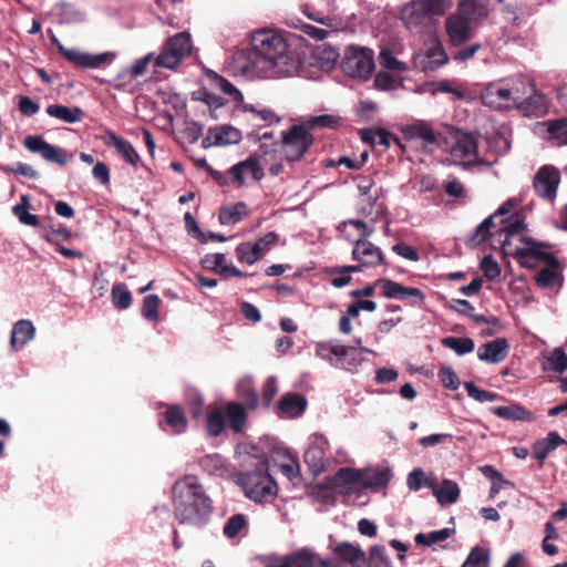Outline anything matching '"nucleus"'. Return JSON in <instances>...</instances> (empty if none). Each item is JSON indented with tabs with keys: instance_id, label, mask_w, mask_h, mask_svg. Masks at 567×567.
<instances>
[{
	"instance_id": "c756f323",
	"label": "nucleus",
	"mask_w": 567,
	"mask_h": 567,
	"mask_svg": "<svg viewBox=\"0 0 567 567\" xmlns=\"http://www.w3.org/2000/svg\"><path fill=\"white\" fill-rule=\"evenodd\" d=\"M35 328L30 320L21 319L13 324L10 344L13 350H21L28 342L33 340Z\"/></svg>"
},
{
	"instance_id": "0eeeda50",
	"label": "nucleus",
	"mask_w": 567,
	"mask_h": 567,
	"mask_svg": "<svg viewBox=\"0 0 567 567\" xmlns=\"http://www.w3.org/2000/svg\"><path fill=\"white\" fill-rule=\"evenodd\" d=\"M374 54L371 49L349 45L341 60L342 72L350 78L368 80L374 70Z\"/></svg>"
},
{
	"instance_id": "052dcab7",
	"label": "nucleus",
	"mask_w": 567,
	"mask_h": 567,
	"mask_svg": "<svg viewBox=\"0 0 567 567\" xmlns=\"http://www.w3.org/2000/svg\"><path fill=\"white\" fill-rule=\"evenodd\" d=\"M379 62L382 68L388 69V70L400 71V72H403L406 70V65L403 62L399 61L396 58H394L392 55L391 52L385 51V50L380 52Z\"/></svg>"
},
{
	"instance_id": "f704fd0d",
	"label": "nucleus",
	"mask_w": 567,
	"mask_h": 567,
	"mask_svg": "<svg viewBox=\"0 0 567 567\" xmlns=\"http://www.w3.org/2000/svg\"><path fill=\"white\" fill-rule=\"evenodd\" d=\"M432 27L453 7L452 0H419Z\"/></svg>"
},
{
	"instance_id": "603ef678",
	"label": "nucleus",
	"mask_w": 567,
	"mask_h": 567,
	"mask_svg": "<svg viewBox=\"0 0 567 567\" xmlns=\"http://www.w3.org/2000/svg\"><path fill=\"white\" fill-rule=\"evenodd\" d=\"M368 567H391V560L386 555L385 548L381 545H374L370 548Z\"/></svg>"
},
{
	"instance_id": "6ab92c4d",
	"label": "nucleus",
	"mask_w": 567,
	"mask_h": 567,
	"mask_svg": "<svg viewBox=\"0 0 567 567\" xmlns=\"http://www.w3.org/2000/svg\"><path fill=\"white\" fill-rule=\"evenodd\" d=\"M447 62V54L443 45L434 41L424 52L414 55V64L422 71H434Z\"/></svg>"
},
{
	"instance_id": "aec40b11",
	"label": "nucleus",
	"mask_w": 567,
	"mask_h": 567,
	"mask_svg": "<svg viewBox=\"0 0 567 567\" xmlns=\"http://www.w3.org/2000/svg\"><path fill=\"white\" fill-rule=\"evenodd\" d=\"M445 30L450 42L454 47H460L473 37L471 22L460 16L457 12L451 14L445 21Z\"/></svg>"
},
{
	"instance_id": "c9c22d12",
	"label": "nucleus",
	"mask_w": 567,
	"mask_h": 567,
	"mask_svg": "<svg viewBox=\"0 0 567 567\" xmlns=\"http://www.w3.org/2000/svg\"><path fill=\"white\" fill-rule=\"evenodd\" d=\"M249 215L247 205L244 202H238L231 206L220 208L219 221L221 225L231 226L238 224Z\"/></svg>"
},
{
	"instance_id": "c03bdc74",
	"label": "nucleus",
	"mask_w": 567,
	"mask_h": 567,
	"mask_svg": "<svg viewBox=\"0 0 567 567\" xmlns=\"http://www.w3.org/2000/svg\"><path fill=\"white\" fill-rule=\"evenodd\" d=\"M546 362L544 363L545 370H551L558 373L567 369V355L561 348H555L545 354Z\"/></svg>"
},
{
	"instance_id": "423d86ee",
	"label": "nucleus",
	"mask_w": 567,
	"mask_h": 567,
	"mask_svg": "<svg viewBox=\"0 0 567 567\" xmlns=\"http://www.w3.org/2000/svg\"><path fill=\"white\" fill-rule=\"evenodd\" d=\"M477 142L470 133L456 131L445 141L447 161L454 165L470 166L480 162Z\"/></svg>"
},
{
	"instance_id": "69168bd1",
	"label": "nucleus",
	"mask_w": 567,
	"mask_h": 567,
	"mask_svg": "<svg viewBox=\"0 0 567 567\" xmlns=\"http://www.w3.org/2000/svg\"><path fill=\"white\" fill-rule=\"evenodd\" d=\"M439 377L443 385L447 389L456 390L460 385V380L451 368H441L439 371Z\"/></svg>"
},
{
	"instance_id": "7ed1b4c3",
	"label": "nucleus",
	"mask_w": 567,
	"mask_h": 567,
	"mask_svg": "<svg viewBox=\"0 0 567 567\" xmlns=\"http://www.w3.org/2000/svg\"><path fill=\"white\" fill-rule=\"evenodd\" d=\"M174 515L182 525L204 526L212 513L213 502L196 477L186 476L173 486Z\"/></svg>"
},
{
	"instance_id": "e2e57ef3",
	"label": "nucleus",
	"mask_w": 567,
	"mask_h": 567,
	"mask_svg": "<svg viewBox=\"0 0 567 567\" xmlns=\"http://www.w3.org/2000/svg\"><path fill=\"white\" fill-rule=\"evenodd\" d=\"M302 31L308 37L316 39L318 41H322L324 39H330V38H336L334 31L319 28V27H316L312 24H302Z\"/></svg>"
},
{
	"instance_id": "09e8293b",
	"label": "nucleus",
	"mask_w": 567,
	"mask_h": 567,
	"mask_svg": "<svg viewBox=\"0 0 567 567\" xmlns=\"http://www.w3.org/2000/svg\"><path fill=\"white\" fill-rule=\"evenodd\" d=\"M225 414L220 409H215L208 413L206 429L209 435L218 436L225 430Z\"/></svg>"
},
{
	"instance_id": "a19ab883",
	"label": "nucleus",
	"mask_w": 567,
	"mask_h": 567,
	"mask_svg": "<svg viewBox=\"0 0 567 567\" xmlns=\"http://www.w3.org/2000/svg\"><path fill=\"white\" fill-rule=\"evenodd\" d=\"M390 481L386 470L361 471V488H378L385 486Z\"/></svg>"
},
{
	"instance_id": "680f3d73",
	"label": "nucleus",
	"mask_w": 567,
	"mask_h": 567,
	"mask_svg": "<svg viewBox=\"0 0 567 567\" xmlns=\"http://www.w3.org/2000/svg\"><path fill=\"white\" fill-rule=\"evenodd\" d=\"M204 268L218 272H221V268L226 265V256L224 254H209L202 259Z\"/></svg>"
},
{
	"instance_id": "37998d69",
	"label": "nucleus",
	"mask_w": 567,
	"mask_h": 567,
	"mask_svg": "<svg viewBox=\"0 0 567 567\" xmlns=\"http://www.w3.org/2000/svg\"><path fill=\"white\" fill-rule=\"evenodd\" d=\"M455 533L454 528H442L439 530H433L431 533L424 534L419 533L415 535L414 540L417 545L422 546H432L434 544L441 543L449 537H451Z\"/></svg>"
},
{
	"instance_id": "bb28decb",
	"label": "nucleus",
	"mask_w": 567,
	"mask_h": 567,
	"mask_svg": "<svg viewBox=\"0 0 567 567\" xmlns=\"http://www.w3.org/2000/svg\"><path fill=\"white\" fill-rule=\"evenodd\" d=\"M332 484L342 494H350L361 489V471L355 468H340L333 476Z\"/></svg>"
},
{
	"instance_id": "412c9836",
	"label": "nucleus",
	"mask_w": 567,
	"mask_h": 567,
	"mask_svg": "<svg viewBox=\"0 0 567 567\" xmlns=\"http://www.w3.org/2000/svg\"><path fill=\"white\" fill-rule=\"evenodd\" d=\"M23 145L30 152L40 154L48 162L60 165L66 162L64 152L49 144L41 136H27L23 141Z\"/></svg>"
},
{
	"instance_id": "2f4dec72",
	"label": "nucleus",
	"mask_w": 567,
	"mask_h": 567,
	"mask_svg": "<svg viewBox=\"0 0 567 567\" xmlns=\"http://www.w3.org/2000/svg\"><path fill=\"white\" fill-rule=\"evenodd\" d=\"M334 554L352 567H362L367 563L365 553L359 546L348 542L340 543L336 546Z\"/></svg>"
},
{
	"instance_id": "f8f14e48",
	"label": "nucleus",
	"mask_w": 567,
	"mask_h": 567,
	"mask_svg": "<svg viewBox=\"0 0 567 567\" xmlns=\"http://www.w3.org/2000/svg\"><path fill=\"white\" fill-rule=\"evenodd\" d=\"M514 209V203L512 200L505 202L492 216L485 218L477 227L474 239L477 244L485 241L489 236L498 237L499 240V228L504 227L507 221L515 220V218L505 219L504 216L512 213Z\"/></svg>"
},
{
	"instance_id": "338daca9",
	"label": "nucleus",
	"mask_w": 567,
	"mask_h": 567,
	"mask_svg": "<svg viewBox=\"0 0 567 567\" xmlns=\"http://www.w3.org/2000/svg\"><path fill=\"white\" fill-rule=\"evenodd\" d=\"M153 58L152 53L144 55L143 58L137 59L131 68L126 71L131 79H137L143 75L147 69L148 63Z\"/></svg>"
},
{
	"instance_id": "c85d7f7f",
	"label": "nucleus",
	"mask_w": 567,
	"mask_h": 567,
	"mask_svg": "<svg viewBox=\"0 0 567 567\" xmlns=\"http://www.w3.org/2000/svg\"><path fill=\"white\" fill-rule=\"evenodd\" d=\"M559 445H566L567 441L564 440L557 432H549L545 439L538 440L533 444V456L543 465L547 455L556 450Z\"/></svg>"
},
{
	"instance_id": "5701e85b",
	"label": "nucleus",
	"mask_w": 567,
	"mask_h": 567,
	"mask_svg": "<svg viewBox=\"0 0 567 567\" xmlns=\"http://www.w3.org/2000/svg\"><path fill=\"white\" fill-rule=\"evenodd\" d=\"M241 141V133L234 126L219 125L208 130L203 140L204 147L226 146L238 144Z\"/></svg>"
},
{
	"instance_id": "f257e3e1",
	"label": "nucleus",
	"mask_w": 567,
	"mask_h": 567,
	"mask_svg": "<svg viewBox=\"0 0 567 567\" xmlns=\"http://www.w3.org/2000/svg\"><path fill=\"white\" fill-rule=\"evenodd\" d=\"M233 70L247 79H279L296 72L297 60L280 32L260 29L251 34L247 51L235 53Z\"/></svg>"
},
{
	"instance_id": "8fccbe9b",
	"label": "nucleus",
	"mask_w": 567,
	"mask_h": 567,
	"mask_svg": "<svg viewBox=\"0 0 567 567\" xmlns=\"http://www.w3.org/2000/svg\"><path fill=\"white\" fill-rule=\"evenodd\" d=\"M112 302L118 310L127 309L132 303V293L124 285H115L112 288Z\"/></svg>"
},
{
	"instance_id": "ddd939ff",
	"label": "nucleus",
	"mask_w": 567,
	"mask_h": 567,
	"mask_svg": "<svg viewBox=\"0 0 567 567\" xmlns=\"http://www.w3.org/2000/svg\"><path fill=\"white\" fill-rule=\"evenodd\" d=\"M377 287L382 289V293L388 299H398L408 302L411 306H420L424 302L425 295L415 287H404L390 279H379Z\"/></svg>"
},
{
	"instance_id": "e433bc0d",
	"label": "nucleus",
	"mask_w": 567,
	"mask_h": 567,
	"mask_svg": "<svg viewBox=\"0 0 567 567\" xmlns=\"http://www.w3.org/2000/svg\"><path fill=\"white\" fill-rule=\"evenodd\" d=\"M165 424L173 434H181L187 427L184 411L178 405H168L164 412Z\"/></svg>"
},
{
	"instance_id": "49530a36",
	"label": "nucleus",
	"mask_w": 567,
	"mask_h": 567,
	"mask_svg": "<svg viewBox=\"0 0 567 567\" xmlns=\"http://www.w3.org/2000/svg\"><path fill=\"white\" fill-rule=\"evenodd\" d=\"M462 567H489V550L480 546L474 547Z\"/></svg>"
},
{
	"instance_id": "3c124183",
	"label": "nucleus",
	"mask_w": 567,
	"mask_h": 567,
	"mask_svg": "<svg viewBox=\"0 0 567 567\" xmlns=\"http://www.w3.org/2000/svg\"><path fill=\"white\" fill-rule=\"evenodd\" d=\"M557 264L542 269L536 275V282L544 288H551L560 284V276L556 270Z\"/></svg>"
},
{
	"instance_id": "4d7b16f0",
	"label": "nucleus",
	"mask_w": 567,
	"mask_h": 567,
	"mask_svg": "<svg viewBox=\"0 0 567 567\" xmlns=\"http://www.w3.org/2000/svg\"><path fill=\"white\" fill-rule=\"evenodd\" d=\"M256 248L251 247V243H243L236 248V255L240 262H245L248 265L255 264L259 260V255L255 250Z\"/></svg>"
},
{
	"instance_id": "4468645a",
	"label": "nucleus",
	"mask_w": 567,
	"mask_h": 567,
	"mask_svg": "<svg viewBox=\"0 0 567 567\" xmlns=\"http://www.w3.org/2000/svg\"><path fill=\"white\" fill-rule=\"evenodd\" d=\"M261 156L252 154L245 161L233 165L228 173L238 185L248 184L250 181L259 182L264 178L265 172L261 165Z\"/></svg>"
},
{
	"instance_id": "2eb2a0df",
	"label": "nucleus",
	"mask_w": 567,
	"mask_h": 567,
	"mask_svg": "<svg viewBox=\"0 0 567 567\" xmlns=\"http://www.w3.org/2000/svg\"><path fill=\"white\" fill-rule=\"evenodd\" d=\"M53 42L56 43L60 53L68 61L79 68L97 69L101 68L104 63L111 62L114 59V54L110 52L90 54L78 49H68L61 44L56 38L53 39Z\"/></svg>"
},
{
	"instance_id": "774afa93",
	"label": "nucleus",
	"mask_w": 567,
	"mask_h": 567,
	"mask_svg": "<svg viewBox=\"0 0 567 567\" xmlns=\"http://www.w3.org/2000/svg\"><path fill=\"white\" fill-rule=\"evenodd\" d=\"M184 220H185V225H186V228H187L188 233L194 238H196L200 243L205 244L207 241V237L202 231V229L198 227V225H197L195 218L193 217V215L190 213H186L184 215Z\"/></svg>"
},
{
	"instance_id": "72a5a7b5",
	"label": "nucleus",
	"mask_w": 567,
	"mask_h": 567,
	"mask_svg": "<svg viewBox=\"0 0 567 567\" xmlns=\"http://www.w3.org/2000/svg\"><path fill=\"white\" fill-rule=\"evenodd\" d=\"M236 392L239 400L248 410H254L258 405V395L254 386V380L249 375L240 378L236 383Z\"/></svg>"
},
{
	"instance_id": "a878e982",
	"label": "nucleus",
	"mask_w": 567,
	"mask_h": 567,
	"mask_svg": "<svg viewBox=\"0 0 567 567\" xmlns=\"http://www.w3.org/2000/svg\"><path fill=\"white\" fill-rule=\"evenodd\" d=\"M508 349V342L499 338L482 344L477 350V357L481 361L498 363L506 358Z\"/></svg>"
},
{
	"instance_id": "58836bf2",
	"label": "nucleus",
	"mask_w": 567,
	"mask_h": 567,
	"mask_svg": "<svg viewBox=\"0 0 567 567\" xmlns=\"http://www.w3.org/2000/svg\"><path fill=\"white\" fill-rule=\"evenodd\" d=\"M493 414L504 420L511 421H532L533 414L519 404H512L506 406H495L492 409Z\"/></svg>"
},
{
	"instance_id": "f3484780",
	"label": "nucleus",
	"mask_w": 567,
	"mask_h": 567,
	"mask_svg": "<svg viewBox=\"0 0 567 567\" xmlns=\"http://www.w3.org/2000/svg\"><path fill=\"white\" fill-rule=\"evenodd\" d=\"M404 25L412 32L420 33L432 28L430 18L425 14L419 0L405 3L401 11Z\"/></svg>"
},
{
	"instance_id": "cd10ccee",
	"label": "nucleus",
	"mask_w": 567,
	"mask_h": 567,
	"mask_svg": "<svg viewBox=\"0 0 567 567\" xmlns=\"http://www.w3.org/2000/svg\"><path fill=\"white\" fill-rule=\"evenodd\" d=\"M102 140L105 145L113 146L127 163L134 166L137 164L140 156L128 141L117 136L112 131L105 132Z\"/></svg>"
},
{
	"instance_id": "9b49d317",
	"label": "nucleus",
	"mask_w": 567,
	"mask_h": 567,
	"mask_svg": "<svg viewBox=\"0 0 567 567\" xmlns=\"http://www.w3.org/2000/svg\"><path fill=\"white\" fill-rule=\"evenodd\" d=\"M329 447V441L324 435L315 433L310 436L303 461L315 476L327 471L330 464V457L327 454Z\"/></svg>"
},
{
	"instance_id": "473e14b6",
	"label": "nucleus",
	"mask_w": 567,
	"mask_h": 567,
	"mask_svg": "<svg viewBox=\"0 0 567 567\" xmlns=\"http://www.w3.org/2000/svg\"><path fill=\"white\" fill-rule=\"evenodd\" d=\"M307 408V400L298 393H287L279 402V411L288 417H297L301 415Z\"/></svg>"
},
{
	"instance_id": "6e6d98bb",
	"label": "nucleus",
	"mask_w": 567,
	"mask_h": 567,
	"mask_svg": "<svg viewBox=\"0 0 567 567\" xmlns=\"http://www.w3.org/2000/svg\"><path fill=\"white\" fill-rule=\"evenodd\" d=\"M467 395L478 402H493L497 399V394L478 389L473 382L464 384Z\"/></svg>"
},
{
	"instance_id": "de8ad7c7",
	"label": "nucleus",
	"mask_w": 567,
	"mask_h": 567,
	"mask_svg": "<svg viewBox=\"0 0 567 567\" xmlns=\"http://www.w3.org/2000/svg\"><path fill=\"white\" fill-rule=\"evenodd\" d=\"M545 125L551 140H555L560 145L567 144V118L547 122Z\"/></svg>"
},
{
	"instance_id": "39448f33",
	"label": "nucleus",
	"mask_w": 567,
	"mask_h": 567,
	"mask_svg": "<svg viewBox=\"0 0 567 567\" xmlns=\"http://www.w3.org/2000/svg\"><path fill=\"white\" fill-rule=\"evenodd\" d=\"M238 484L245 496L255 503H270L278 493L277 484L268 473L266 462H259L255 470L240 473Z\"/></svg>"
},
{
	"instance_id": "bf43d9fd",
	"label": "nucleus",
	"mask_w": 567,
	"mask_h": 567,
	"mask_svg": "<svg viewBox=\"0 0 567 567\" xmlns=\"http://www.w3.org/2000/svg\"><path fill=\"white\" fill-rule=\"evenodd\" d=\"M480 266L488 280H495L501 276V267L491 255L484 256Z\"/></svg>"
},
{
	"instance_id": "4be33fe9",
	"label": "nucleus",
	"mask_w": 567,
	"mask_h": 567,
	"mask_svg": "<svg viewBox=\"0 0 567 567\" xmlns=\"http://www.w3.org/2000/svg\"><path fill=\"white\" fill-rule=\"evenodd\" d=\"M352 258L365 268L377 267L384 261V256L380 247L365 239H359L355 241L352 250Z\"/></svg>"
},
{
	"instance_id": "9d476101",
	"label": "nucleus",
	"mask_w": 567,
	"mask_h": 567,
	"mask_svg": "<svg viewBox=\"0 0 567 567\" xmlns=\"http://www.w3.org/2000/svg\"><path fill=\"white\" fill-rule=\"evenodd\" d=\"M190 35L181 32L169 38L155 60L158 68L174 69L192 51Z\"/></svg>"
},
{
	"instance_id": "dca6fc26",
	"label": "nucleus",
	"mask_w": 567,
	"mask_h": 567,
	"mask_svg": "<svg viewBox=\"0 0 567 567\" xmlns=\"http://www.w3.org/2000/svg\"><path fill=\"white\" fill-rule=\"evenodd\" d=\"M559 182V171L554 166L545 165L536 173L533 184L534 189L539 197L548 202H553L556 197Z\"/></svg>"
},
{
	"instance_id": "7c9ffc66",
	"label": "nucleus",
	"mask_w": 567,
	"mask_h": 567,
	"mask_svg": "<svg viewBox=\"0 0 567 567\" xmlns=\"http://www.w3.org/2000/svg\"><path fill=\"white\" fill-rule=\"evenodd\" d=\"M425 484L433 489V494L440 505L445 506L457 502L460 487L455 482L443 480L442 483L436 486L434 483L426 481Z\"/></svg>"
},
{
	"instance_id": "0e129e2a",
	"label": "nucleus",
	"mask_w": 567,
	"mask_h": 567,
	"mask_svg": "<svg viewBox=\"0 0 567 567\" xmlns=\"http://www.w3.org/2000/svg\"><path fill=\"white\" fill-rule=\"evenodd\" d=\"M278 239V235L274 231L266 234L264 237L258 239L255 243H251V247L256 248L255 250L258 252L259 258H261Z\"/></svg>"
},
{
	"instance_id": "393cba45",
	"label": "nucleus",
	"mask_w": 567,
	"mask_h": 567,
	"mask_svg": "<svg viewBox=\"0 0 567 567\" xmlns=\"http://www.w3.org/2000/svg\"><path fill=\"white\" fill-rule=\"evenodd\" d=\"M488 0H458L457 13L471 23H477L487 18Z\"/></svg>"
},
{
	"instance_id": "20e7f679",
	"label": "nucleus",
	"mask_w": 567,
	"mask_h": 567,
	"mask_svg": "<svg viewBox=\"0 0 567 567\" xmlns=\"http://www.w3.org/2000/svg\"><path fill=\"white\" fill-rule=\"evenodd\" d=\"M523 229L524 223L520 218L507 221L499 228L498 243L504 254L515 257L523 267L530 269L537 267L539 262H545L547 266L556 265L557 260L548 250V246L526 238L522 234Z\"/></svg>"
},
{
	"instance_id": "864d4df0",
	"label": "nucleus",
	"mask_w": 567,
	"mask_h": 567,
	"mask_svg": "<svg viewBox=\"0 0 567 567\" xmlns=\"http://www.w3.org/2000/svg\"><path fill=\"white\" fill-rule=\"evenodd\" d=\"M203 467L215 475H223L226 472V462L219 454L206 455L202 461Z\"/></svg>"
},
{
	"instance_id": "79ce46f5",
	"label": "nucleus",
	"mask_w": 567,
	"mask_h": 567,
	"mask_svg": "<svg viewBox=\"0 0 567 567\" xmlns=\"http://www.w3.org/2000/svg\"><path fill=\"white\" fill-rule=\"evenodd\" d=\"M30 207V198L28 195H22L20 197V202L16 204L12 208L13 215L19 219V221L27 226H38L39 218L37 215L29 213Z\"/></svg>"
},
{
	"instance_id": "a18cd8bd",
	"label": "nucleus",
	"mask_w": 567,
	"mask_h": 567,
	"mask_svg": "<svg viewBox=\"0 0 567 567\" xmlns=\"http://www.w3.org/2000/svg\"><path fill=\"white\" fill-rule=\"evenodd\" d=\"M442 344L453 350L457 355L471 353L474 350V341L471 338L447 337L442 339Z\"/></svg>"
},
{
	"instance_id": "4c0bfd02",
	"label": "nucleus",
	"mask_w": 567,
	"mask_h": 567,
	"mask_svg": "<svg viewBox=\"0 0 567 567\" xmlns=\"http://www.w3.org/2000/svg\"><path fill=\"white\" fill-rule=\"evenodd\" d=\"M247 408L244 404L230 402L226 405V415L229 427L235 433H240L246 427Z\"/></svg>"
},
{
	"instance_id": "6e6552de",
	"label": "nucleus",
	"mask_w": 567,
	"mask_h": 567,
	"mask_svg": "<svg viewBox=\"0 0 567 567\" xmlns=\"http://www.w3.org/2000/svg\"><path fill=\"white\" fill-rule=\"evenodd\" d=\"M265 567H341V564L334 558L322 557L309 547H302L271 558Z\"/></svg>"
},
{
	"instance_id": "f03ea898",
	"label": "nucleus",
	"mask_w": 567,
	"mask_h": 567,
	"mask_svg": "<svg viewBox=\"0 0 567 567\" xmlns=\"http://www.w3.org/2000/svg\"><path fill=\"white\" fill-rule=\"evenodd\" d=\"M480 96L484 105L497 111L516 109L524 115H538L546 109L545 96L526 75L491 82Z\"/></svg>"
},
{
	"instance_id": "a211bd4d",
	"label": "nucleus",
	"mask_w": 567,
	"mask_h": 567,
	"mask_svg": "<svg viewBox=\"0 0 567 567\" xmlns=\"http://www.w3.org/2000/svg\"><path fill=\"white\" fill-rule=\"evenodd\" d=\"M403 138L408 142L419 143L421 147L427 148L437 144V137L432 127L423 121L401 127Z\"/></svg>"
},
{
	"instance_id": "5fc2aeb1",
	"label": "nucleus",
	"mask_w": 567,
	"mask_h": 567,
	"mask_svg": "<svg viewBox=\"0 0 567 567\" xmlns=\"http://www.w3.org/2000/svg\"><path fill=\"white\" fill-rule=\"evenodd\" d=\"M159 297L157 295H148L143 300L142 315L148 321L158 320Z\"/></svg>"
},
{
	"instance_id": "1a4fd4ad",
	"label": "nucleus",
	"mask_w": 567,
	"mask_h": 567,
	"mask_svg": "<svg viewBox=\"0 0 567 567\" xmlns=\"http://www.w3.org/2000/svg\"><path fill=\"white\" fill-rule=\"evenodd\" d=\"M312 143L313 138L307 125H293L287 132H282L281 152L287 161H299Z\"/></svg>"
},
{
	"instance_id": "ea45409f",
	"label": "nucleus",
	"mask_w": 567,
	"mask_h": 567,
	"mask_svg": "<svg viewBox=\"0 0 567 567\" xmlns=\"http://www.w3.org/2000/svg\"><path fill=\"white\" fill-rule=\"evenodd\" d=\"M47 113L64 123L73 124L82 120V110L80 107H69L61 104H51L47 107Z\"/></svg>"
},
{
	"instance_id": "13d9d810",
	"label": "nucleus",
	"mask_w": 567,
	"mask_h": 567,
	"mask_svg": "<svg viewBox=\"0 0 567 567\" xmlns=\"http://www.w3.org/2000/svg\"><path fill=\"white\" fill-rule=\"evenodd\" d=\"M246 518L243 514H236L231 516L224 526V534L228 538L236 537L239 532L245 527Z\"/></svg>"
},
{
	"instance_id": "b1692460",
	"label": "nucleus",
	"mask_w": 567,
	"mask_h": 567,
	"mask_svg": "<svg viewBox=\"0 0 567 567\" xmlns=\"http://www.w3.org/2000/svg\"><path fill=\"white\" fill-rule=\"evenodd\" d=\"M313 64L323 71H331L340 56L332 42H319L311 50Z\"/></svg>"
}]
</instances>
